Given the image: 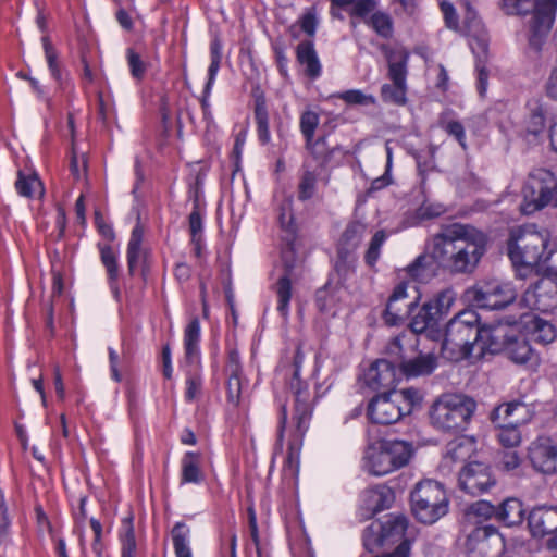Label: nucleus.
Wrapping results in <instances>:
<instances>
[{
    "label": "nucleus",
    "mask_w": 557,
    "mask_h": 557,
    "mask_svg": "<svg viewBox=\"0 0 557 557\" xmlns=\"http://www.w3.org/2000/svg\"><path fill=\"white\" fill-rule=\"evenodd\" d=\"M486 235L471 224L443 226L431 238V257L450 274H470L486 251Z\"/></svg>",
    "instance_id": "obj_1"
},
{
    "label": "nucleus",
    "mask_w": 557,
    "mask_h": 557,
    "mask_svg": "<svg viewBox=\"0 0 557 557\" xmlns=\"http://www.w3.org/2000/svg\"><path fill=\"white\" fill-rule=\"evenodd\" d=\"M547 237L533 226H524L511 233L508 242V255L515 267L534 268L547 263L548 270H554L552 259L557 251L546 252Z\"/></svg>",
    "instance_id": "obj_2"
},
{
    "label": "nucleus",
    "mask_w": 557,
    "mask_h": 557,
    "mask_svg": "<svg viewBox=\"0 0 557 557\" xmlns=\"http://www.w3.org/2000/svg\"><path fill=\"white\" fill-rule=\"evenodd\" d=\"M479 317L472 310L455 315L447 324L442 344V355L457 362L471 356L478 347Z\"/></svg>",
    "instance_id": "obj_3"
},
{
    "label": "nucleus",
    "mask_w": 557,
    "mask_h": 557,
    "mask_svg": "<svg viewBox=\"0 0 557 557\" xmlns=\"http://www.w3.org/2000/svg\"><path fill=\"white\" fill-rule=\"evenodd\" d=\"M423 394L414 387L393 389L373 397L368 405V417L376 424L388 425L410 414L414 407L420 406Z\"/></svg>",
    "instance_id": "obj_4"
},
{
    "label": "nucleus",
    "mask_w": 557,
    "mask_h": 557,
    "mask_svg": "<svg viewBox=\"0 0 557 557\" xmlns=\"http://www.w3.org/2000/svg\"><path fill=\"white\" fill-rule=\"evenodd\" d=\"M476 409L475 401L462 394L446 393L441 395L430 407L431 424L442 432L466 430Z\"/></svg>",
    "instance_id": "obj_5"
},
{
    "label": "nucleus",
    "mask_w": 557,
    "mask_h": 557,
    "mask_svg": "<svg viewBox=\"0 0 557 557\" xmlns=\"http://www.w3.org/2000/svg\"><path fill=\"white\" fill-rule=\"evenodd\" d=\"M411 455L410 444L404 441H381L367 447L363 467L370 474L382 476L406 466Z\"/></svg>",
    "instance_id": "obj_6"
},
{
    "label": "nucleus",
    "mask_w": 557,
    "mask_h": 557,
    "mask_svg": "<svg viewBox=\"0 0 557 557\" xmlns=\"http://www.w3.org/2000/svg\"><path fill=\"white\" fill-rule=\"evenodd\" d=\"M413 516L422 523L432 524L448 512L449 499L444 486L434 480L417 483L410 494Z\"/></svg>",
    "instance_id": "obj_7"
},
{
    "label": "nucleus",
    "mask_w": 557,
    "mask_h": 557,
    "mask_svg": "<svg viewBox=\"0 0 557 557\" xmlns=\"http://www.w3.org/2000/svg\"><path fill=\"white\" fill-rule=\"evenodd\" d=\"M310 418L309 393L307 391H298L295 395L294 429L290 434L287 457L283 467L284 473L290 478H297L299 472L301 442L309 428Z\"/></svg>",
    "instance_id": "obj_8"
},
{
    "label": "nucleus",
    "mask_w": 557,
    "mask_h": 557,
    "mask_svg": "<svg viewBox=\"0 0 557 557\" xmlns=\"http://www.w3.org/2000/svg\"><path fill=\"white\" fill-rule=\"evenodd\" d=\"M557 189V178L546 169L533 170L522 189L524 203L522 210L524 213H533L541 210L552 202Z\"/></svg>",
    "instance_id": "obj_9"
},
{
    "label": "nucleus",
    "mask_w": 557,
    "mask_h": 557,
    "mask_svg": "<svg viewBox=\"0 0 557 557\" xmlns=\"http://www.w3.org/2000/svg\"><path fill=\"white\" fill-rule=\"evenodd\" d=\"M468 298L479 308L497 310L510 305L517 290L510 283L497 280L481 282L467 290Z\"/></svg>",
    "instance_id": "obj_10"
},
{
    "label": "nucleus",
    "mask_w": 557,
    "mask_h": 557,
    "mask_svg": "<svg viewBox=\"0 0 557 557\" xmlns=\"http://www.w3.org/2000/svg\"><path fill=\"white\" fill-rule=\"evenodd\" d=\"M557 0H542L530 13L528 42L531 49L542 51L555 22Z\"/></svg>",
    "instance_id": "obj_11"
},
{
    "label": "nucleus",
    "mask_w": 557,
    "mask_h": 557,
    "mask_svg": "<svg viewBox=\"0 0 557 557\" xmlns=\"http://www.w3.org/2000/svg\"><path fill=\"white\" fill-rule=\"evenodd\" d=\"M504 548V539L493 525L475 528L466 542L468 557H498Z\"/></svg>",
    "instance_id": "obj_12"
},
{
    "label": "nucleus",
    "mask_w": 557,
    "mask_h": 557,
    "mask_svg": "<svg viewBox=\"0 0 557 557\" xmlns=\"http://www.w3.org/2000/svg\"><path fill=\"white\" fill-rule=\"evenodd\" d=\"M522 304L540 312H550L557 308V275H545L530 286L522 296Z\"/></svg>",
    "instance_id": "obj_13"
},
{
    "label": "nucleus",
    "mask_w": 557,
    "mask_h": 557,
    "mask_svg": "<svg viewBox=\"0 0 557 557\" xmlns=\"http://www.w3.org/2000/svg\"><path fill=\"white\" fill-rule=\"evenodd\" d=\"M528 525L534 537H547V547L557 550V507L533 508L528 517Z\"/></svg>",
    "instance_id": "obj_14"
},
{
    "label": "nucleus",
    "mask_w": 557,
    "mask_h": 557,
    "mask_svg": "<svg viewBox=\"0 0 557 557\" xmlns=\"http://www.w3.org/2000/svg\"><path fill=\"white\" fill-rule=\"evenodd\" d=\"M495 484L488 466L483 462H470L459 474V486L470 495H479Z\"/></svg>",
    "instance_id": "obj_15"
},
{
    "label": "nucleus",
    "mask_w": 557,
    "mask_h": 557,
    "mask_svg": "<svg viewBox=\"0 0 557 557\" xmlns=\"http://www.w3.org/2000/svg\"><path fill=\"white\" fill-rule=\"evenodd\" d=\"M509 326L504 324L484 325L478 329V355L505 351L510 338Z\"/></svg>",
    "instance_id": "obj_16"
},
{
    "label": "nucleus",
    "mask_w": 557,
    "mask_h": 557,
    "mask_svg": "<svg viewBox=\"0 0 557 557\" xmlns=\"http://www.w3.org/2000/svg\"><path fill=\"white\" fill-rule=\"evenodd\" d=\"M529 457L533 468L545 474L557 472V446L549 440H540L530 447Z\"/></svg>",
    "instance_id": "obj_17"
},
{
    "label": "nucleus",
    "mask_w": 557,
    "mask_h": 557,
    "mask_svg": "<svg viewBox=\"0 0 557 557\" xmlns=\"http://www.w3.org/2000/svg\"><path fill=\"white\" fill-rule=\"evenodd\" d=\"M396 380V368L387 359L376 360L363 374L364 384L373 391L391 388Z\"/></svg>",
    "instance_id": "obj_18"
},
{
    "label": "nucleus",
    "mask_w": 557,
    "mask_h": 557,
    "mask_svg": "<svg viewBox=\"0 0 557 557\" xmlns=\"http://www.w3.org/2000/svg\"><path fill=\"white\" fill-rule=\"evenodd\" d=\"M418 338L411 333H403L396 336L387 346L386 355L395 368H400L401 364L417 350Z\"/></svg>",
    "instance_id": "obj_19"
},
{
    "label": "nucleus",
    "mask_w": 557,
    "mask_h": 557,
    "mask_svg": "<svg viewBox=\"0 0 557 557\" xmlns=\"http://www.w3.org/2000/svg\"><path fill=\"white\" fill-rule=\"evenodd\" d=\"M144 238V228L137 224L131 234L127 245V265L129 274H134L135 270L140 267L143 272L147 269V250L141 247Z\"/></svg>",
    "instance_id": "obj_20"
},
{
    "label": "nucleus",
    "mask_w": 557,
    "mask_h": 557,
    "mask_svg": "<svg viewBox=\"0 0 557 557\" xmlns=\"http://www.w3.org/2000/svg\"><path fill=\"white\" fill-rule=\"evenodd\" d=\"M529 407L522 401H510L499 405L491 413V420L495 424H509L511 419L521 418V424L530 418Z\"/></svg>",
    "instance_id": "obj_21"
},
{
    "label": "nucleus",
    "mask_w": 557,
    "mask_h": 557,
    "mask_svg": "<svg viewBox=\"0 0 557 557\" xmlns=\"http://www.w3.org/2000/svg\"><path fill=\"white\" fill-rule=\"evenodd\" d=\"M435 367L436 360L432 355H418L414 350L412 357L408 358L399 370L407 377H417L431 374Z\"/></svg>",
    "instance_id": "obj_22"
},
{
    "label": "nucleus",
    "mask_w": 557,
    "mask_h": 557,
    "mask_svg": "<svg viewBox=\"0 0 557 557\" xmlns=\"http://www.w3.org/2000/svg\"><path fill=\"white\" fill-rule=\"evenodd\" d=\"M386 58L389 79L392 82L406 83L409 52L405 48L398 47L388 50Z\"/></svg>",
    "instance_id": "obj_23"
},
{
    "label": "nucleus",
    "mask_w": 557,
    "mask_h": 557,
    "mask_svg": "<svg viewBox=\"0 0 557 557\" xmlns=\"http://www.w3.org/2000/svg\"><path fill=\"white\" fill-rule=\"evenodd\" d=\"M298 62L305 66L306 75L314 79L321 74V63L319 61L313 42L310 40L301 41L296 50Z\"/></svg>",
    "instance_id": "obj_24"
},
{
    "label": "nucleus",
    "mask_w": 557,
    "mask_h": 557,
    "mask_svg": "<svg viewBox=\"0 0 557 557\" xmlns=\"http://www.w3.org/2000/svg\"><path fill=\"white\" fill-rule=\"evenodd\" d=\"M200 323L194 318L184 330L185 361L188 364L198 363L200 358Z\"/></svg>",
    "instance_id": "obj_25"
},
{
    "label": "nucleus",
    "mask_w": 557,
    "mask_h": 557,
    "mask_svg": "<svg viewBox=\"0 0 557 557\" xmlns=\"http://www.w3.org/2000/svg\"><path fill=\"white\" fill-rule=\"evenodd\" d=\"M407 286L406 282H400L395 286L392 295L388 298L386 309L384 312V320L388 325H397L407 314V309L403 310L397 302L407 298Z\"/></svg>",
    "instance_id": "obj_26"
},
{
    "label": "nucleus",
    "mask_w": 557,
    "mask_h": 557,
    "mask_svg": "<svg viewBox=\"0 0 557 557\" xmlns=\"http://www.w3.org/2000/svg\"><path fill=\"white\" fill-rule=\"evenodd\" d=\"M15 188L20 196L26 198L42 197L45 188L36 173H25L23 171L17 172V178L15 181Z\"/></svg>",
    "instance_id": "obj_27"
},
{
    "label": "nucleus",
    "mask_w": 557,
    "mask_h": 557,
    "mask_svg": "<svg viewBox=\"0 0 557 557\" xmlns=\"http://www.w3.org/2000/svg\"><path fill=\"white\" fill-rule=\"evenodd\" d=\"M380 522L385 546L393 545L403 540L408 527V519L405 516H388L384 521Z\"/></svg>",
    "instance_id": "obj_28"
},
{
    "label": "nucleus",
    "mask_w": 557,
    "mask_h": 557,
    "mask_svg": "<svg viewBox=\"0 0 557 557\" xmlns=\"http://www.w3.org/2000/svg\"><path fill=\"white\" fill-rule=\"evenodd\" d=\"M505 354L510 360L520 364H525L536 359L529 342L523 337L510 336Z\"/></svg>",
    "instance_id": "obj_29"
},
{
    "label": "nucleus",
    "mask_w": 557,
    "mask_h": 557,
    "mask_svg": "<svg viewBox=\"0 0 557 557\" xmlns=\"http://www.w3.org/2000/svg\"><path fill=\"white\" fill-rule=\"evenodd\" d=\"M496 518L508 527L518 525L523 521L524 509L517 498H507L497 508Z\"/></svg>",
    "instance_id": "obj_30"
},
{
    "label": "nucleus",
    "mask_w": 557,
    "mask_h": 557,
    "mask_svg": "<svg viewBox=\"0 0 557 557\" xmlns=\"http://www.w3.org/2000/svg\"><path fill=\"white\" fill-rule=\"evenodd\" d=\"M201 454L187 451L182 459V483L198 484L203 480V474L200 469Z\"/></svg>",
    "instance_id": "obj_31"
},
{
    "label": "nucleus",
    "mask_w": 557,
    "mask_h": 557,
    "mask_svg": "<svg viewBox=\"0 0 557 557\" xmlns=\"http://www.w3.org/2000/svg\"><path fill=\"white\" fill-rule=\"evenodd\" d=\"M392 499V491L384 485H377L375 487L369 488L364 493V503L367 508L372 512H377L388 508Z\"/></svg>",
    "instance_id": "obj_32"
},
{
    "label": "nucleus",
    "mask_w": 557,
    "mask_h": 557,
    "mask_svg": "<svg viewBox=\"0 0 557 557\" xmlns=\"http://www.w3.org/2000/svg\"><path fill=\"white\" fill-rule=\"evenodd\" d=\"M176 557H193L189 546L190 529L184 522H176L171 531Z\"/></svg>",
    "instance_id": "obj_33"
},
{
    "label": "nucleus",
    "mask_w": 557,
    "mask_h": 557,
    "mask_svg": "<svg viewBox=\"0 0 557 557\" xmlns=\"http://www.w3.org/2000/svg\"><path fill=\"white\" fill-rule=\"evenodd\" d=\"M521 418L511 419L509 424H495L497 428V438L502 446L515 448L521 443V434L518 425L521 424Z\"/></svg>",
    "instance_id": "obj_34"
},
{
    "label": "nucleus",
    "mask_w": 557,
    "mask_h": 557,
    "mask_svg": "<svg viewBox=\"0 0 557 557\" xmlns=\"http://www.w3.org/2000/svg\"><path fill=\"white\" fill-rule=\"evenodd\" d=\"M440 318L434 314L431 305L423 304L417 314L413 315L410 327L411 334L416 335L433 329Z\"/></svg>",
    "instance_id": "obj_35"
},
{
    "label": "nucleus",
    "mask_w": 557,
    "mask_h": 557,
    "mask_svg": "<svg viewBox=\"0 0 557 557\" xmlns=\"http://www.w3.org/2000/svg\"><path fill=\"white\" fill-rule=\"evenodd\" d=\"M470 454V445L463 441L451 442L442 460V469L450 468L454 463L465 461Z\"/></svg>",
    "instance_id": "obj_36"
},
{
    "label": "nucleus",
    "mask_w": 557,
    "mask_h": 557,
    "mask_svg": "<svg viewBox=\"0 0 557 557\" xmlns=\"http://www.w3.org/2000/svg\"><path fill=\"white\" fill-rule=\"evenodd\" d=\"M255 120L257 124L258 138L261 144L270 143L269 114L264 100L258 99L255 106Z\"/></svg>",
    "instance_id": "obj_37"
},
{
    "label": "nucleus",
    "mask_w": 557,
    "mask_h": 557,
    "mask_svg": "<svg viewBox=\"0 0 557 557\" xmlns=\"http://www.w3.org/2000/svg\"><path fill=\"white\" fill-rule=\"evenodd\" d=\"M456 300V293L453 288H445L438 292L431 300L425 302L426 305H431V309L434 314L441 318L444 314H447L453 307Z\"/></svg>",
    "instance_id": "obj_38"
},
{
    "label": "nucleus",
    "mask_w": 557,
    "mask_h": 557,
    "mask_svg": "<svg viewBox=\"0 0 557 557\" xmlns=\"http://www.w3.org/2000/svg\"><path fill=\"white\" fill-rule=\"evenodd\" d=\"M406 83L392 82V84H384L381 88V97L383 101L394 103L396 106H404L406 103Z\"/></svg>",
    "instance_id": "obj_39"
},
{
    "label": "nucleus",
    "mask_w": 557,
    "mask_h": 557,
    "mask_svg": "<svg viewBox=\"0 0 557 557\" xmlns=\"http://www.w3.org/2000/svg\"><path fill=\"white\" fill-rule=\"evenodd\" d=\"M363 546L369 553H374L385 547L380 521H373L363 532Z\"/></svg>",
    "instance_id": "obj_40"
},
{
    "label": "nucleus",
    "mask_w": 557,
    "mask_h": 557,
    "mask_svg": "<svg viewBox=\"0 0 557 557\" xmlns=\"http://www.w3.org/2000/svg\"><path fill=\"white\" fill-rule=\"evenodd\" d=\"M319 123H320L319 114L311 110H306L300 115L299 126H300L301 134L304 135V137L306 139V147L308 149L312 148L314 133H315V129H317Z\"/></svg>",
    "instance_id": "obj_41"
},
{
    "label": "nucleus",
    "mask_w": 557,
    "mask_h": 557,
    "mask_svg": "<svg viewBox=\"0 0 557 557\" xmlns=\"http://www.w3.org/2000/svg\"><path fill=\"white\" fill-rule=\"evenodd\" d=\"M277 311L283 318L288 315V305L292 298V282L288 275L282 276L276 283Z\"/></svg>",
    "instance_id": "obj_42"
},
{
    "label": "nucleus",
    "mask_w": 557,
    "mask_h": 557,
    "mask_svg": "<svg viewBox=\"0 0 557 557\" xmlns=\"http://www.w3.org/2000/svg\"><path fill=\"white\" fill-rule=\"evenodd\" d=\"M497 508L486 500H478L469 506L467 510V517L469 520H474V523H479L483 520H487L492 517H496Z\"/></svg>",
    "instance_id": "obj_43"
},
{
    "label": "nucleus",
    "mask_w": 557,
    "mask_h": 557,
    "mask_svg": "<svg viewBox=\"0 0 557 557\" xmlns=\"http://www.w3.org/2000/svg\"><path fill=\"white\" fill-rule=\"evenodd\" d=\"M407 274L414 281L424 282L432 275L429 257L421 255L406 269Z\"/></svg>",
    "instance_id": "obj_44"
},
{
    "label": "nucleus",
    "mask_w": 557,
    "mask_h": 557,
    "mask_svg": "<svg viewBox=\"0 0 557 557\" xmlns=\"http://www.w3.org/2000/svg\"><path fill=\"white\" fill-rule=\"evenodd\" d=\"M120 540L122 544V557H135L136 540L131 518L123 520Z\"/></svg>",
    "instance_id": "obj_45"
},
{
    "label": "nucleus",
    "mask_w": 557,
    "mask_h": 557,
    "mask_svg": "<svg viewBox=\"0 0 557 557\" xmlns=\"http://www.w3.org/2000/svg\"><path fill=\"white\" fill-rule=\"evenodd\" d=\"M542 0H502L503 10L510 15L529 14Z\"/></svg>",
    "instance_id": "obj_46"
},
{
    "label": "nucleus",
    "mask_w": 557,
    "mask_h": 557,
    "mask_svg": "<svg viewBox=\"0 0 557 557\" xmlns=\"http://www.w3.org/2000/svg\"><path fill=\"white\" fill-rule=\"evenodd\" d=\"M338 297L334 290H331L327 287L319 289L315 296V302L319 310L323 313L335 314L336 313V305Z\"/></svg>",
    "instance_id": "obj_47"
},
{
    "label": "nucleus",
    "mask_w": 557,
    "mask_h": 557,
    "mask_svg": "<svg viewBox=\"0 0 557 557\" xmlns=\"http://www.w3.org/2000/svg\"><path fill=\"white\" fill-rule=\"evenodd\" d=\"M438 125L449 136L454 137L462 149H467L465 127L459 121L448 120L446 116L442 115L438 120Z\"/></svg>",
    "instance_id": "obj_48"
},
{
    "label": "nucleus",
    "mask_w": 557,
    "mask_h": 557,
    "mask_svg": "<svg viewBox=\"0 0 557 557\" xmlns=\"http://www.w3.org/2000/svg\"><path fill=\"white\" fill-rule=\"evenodd\" d=\"M532 336L536 343L546 345L556 338V330L549 322L539 319L534 322Z\"/></svg>",
    "instance_id": "obj_49"
},
{
    "label": "nucleus",
    "mask_w": 557,
    "mask_h": 557,
    "mask_svg": "<svg viewBox=\"0 0 557 557\" xmlns=\"http://www.w3.org/2000/svg\"><path fill=\"white\" fill-rule=\"evenodd\" d=\"M293 198L286 197L278 207V222L283 230L289 234L295 233L294 214L292 210Z\"/></svg>",
    "instance_id": "obj_50"
},
{
    "label": "nucleus",
    "mask_w": 557,
    "mask_h": 557,
    "mask_svg": "<svg viewBox=\"0 0 557 557\" xmlns=\"http://www.w3.org/2000/svg\"><path fill=\"white\" fill-rule=\"evenodd\" d=\"M545 127L544 109L536 104L530 110V115L525 121V129L529 134L539 135Z\"/></svg>",
    "instance_id": "obj_51"
},
{
    "label": "nucleus",
    "mask_w": 557,
    "mask_h": 557,
    "mask_svg": "<svg viewBox=\"0 0 557 557\" xmlns=\"http://www.w3.org/2000/svg\"><path fill=\"white\" fill-rule=\"evenodd\" d=\"M364 232V224L360 222H352L348 224L344 231L342 240L348 248H356L360 244Z\"/></svg>",
    "instance_id": "obj_52"
},
{
    "label": "nucleus",
    "mask_w": 557,
    "mask_h": 557,
    "mask_svg": "<svg viewBox=\"0 0 557 557\" xmlns=\"http://www.w3.org/2000/svg\"><path fill=\"white\" fill-rule=\"evenodd\" d=\"M386 237L387 235L383 230L375 232L373 235L364 256V260L370 267H373L379 260L381 247L383 246Z\"/></svg>",
    "instance_id": "obj_53"
},
{
    "label": "nucleus",
    "mask_w": 557,
    "mask_h": 557,
    "mask_svg": "<svg viewBox=\"0 0 557 557\" xmlns=\"http://www.w3.org/2000/svg\"><path fill=\"white\" fill-rule=\"evenodd\" d=\"M101 252V261L107 269V273L109 275L110 283H114L119 276V265L116 255L109 246H103L100 249Z\"/></svg>",
    "instance_id": "obj_54"
},
{
    "label": "nucleus",
    "mask_w": 557,
    "mask_h": 557,
    "mask_svg": "<svg viewBox=\"0 0 557 557\" xmlns=\"http://www.w3.org/2000/svg\"><path fill=\"white\" fill-rule=\"evenodd\" d=\"M338 99L348 104L369 106L375 103V98L372 95H367L359 89H350L337 94Z\"/></svg>",
    "instance_id": "obj_55"
},
{
    "label": "nucleus",
    "mask_w": 557,
    "mask_h": 557,
    "mask_svg": "<svg viewBox=\"0 0 557 557\" xmlns=\"http://www.w3.org/2000/svg\"><path fill=\"white\" fill-rule=\"evenodd\" d=\"M244 379L242 374L227 375V400L233 406H238L242 400Z\"/></svg>",
    "instance_id": "obj_56"
},
{
    "label": "nucleus",
    "mask_w": 557,
    "mask_h": 557,
    "mask_svg": "<svg viewBox=\"0 0 557 557\" xmlns=\"http://www.w3.org/2000/svg\"><path fill=\"white\" fill-rule=\"evenodd\" d=\"M370 24L373 29L382 37L388 38L393 34L392 20L387 14L374 13L370 18Z\"/></svg>",
    "instance_id": "obj_57"
},
{
    "label": "nucleus",
    "mask_w": 557,
    "mask_h": 557,
    "mask_svg": "<svg viewBox=\"0 0 557 557\" xmlns=\"http://www.w3.org/2000/svg\"><path fill=\"white\" fill-rule=\"evenodd\" d=\"M317 178L312 172H305L298 186V198L300 200L310 199L315 191Z\"/></svg>",
    "instance_id": "obj_58"
},
{
    "label": "nucleus",
    "mask_w": 557,
    "mask_h": 557,
    "mask_svg": "<svg viewBox=\"0 0 557 557\" xmlns=\"http://www.w3.org/2000/svg\"><path fill=\"white\" fill-rule=\"evenodd\" d=\"M42 42H44V49H45V54H46L49 70H50L52 76L54 77V79L60 82L61 81V72H60V69H59V65L57 62V52L54 51L52 45L50 44V41L47 37H45L42 39Z\"/></svg>",
    "instance_id": "obj_59"
},
{
    "label": "nucleus",
    "mask_w": 557,
    "mask_h": 557,
    "mask_svg": "<svg viewBox=\"0 0 557 557\" xmlns=\"http://www.w3.org/2000/svg\"><path fill=\"white\" fill-rule=\"evenodd\" d=\"M127 62L132 76L136 79H141L146 73V65L143 62L140 55L136 53L133 49H128Z\"/></svg>",
    "instance_id": "obj_60"
},
{
    "label": "nucleus",
    "mask_w": 557,
    "mask_h": 557,
    "mask_svg": "<svg viewBox=\"0 0 557 557\" xmlns=\"http://www.w3.org/2000/svg\"><path fill=\"white\" fill-rule=\"evenodd\" d=\"M297 23L304 33H306L310 37L314 36L318 21L315 13L312 9L305 12Z\"/></svg>",
    "instance_id": "obj_61"
},
{
    "label": "nucleus",
    "mask_w": 557,
    "mask_h": 557,
    "mask_svg": "<svg viewBox=\"0 0 557 557\" xmlns=\"http://www.w3.org/2000/svg\"><path fill=\"white\" fill-rule=\"evenodd\" d=\"M70 169L75 180H81L82 177H84L87 172V160L85 154L77 157L76 153L73 151Z\"/></svg>",
    "instance_id": "obj_62"
},
{
    "label": "nucleus",
    "mask_w": 557,
    "mask_h": 557,
    "mask_svg": "<svg viewBox=\"0 0 557 557\" xmlns=\"http://www.w3.org/2000/svg\"><path fill=\"white\" fill-rule=\"evenodd\" d=\"M521 459L516 450L504 451L499 465L505 471H511L520 466Z\"/></svg>",
    "instance_id": "obj_63"
},
{
    "label": "nucleus",
    "mask_w": 557,
    "mask_h": 557,
    "mask_svg": "<svg viewBox=\"0 0 557 557\" xmlns=\"http://www.w3.org/2000/svg\"><path fill=\"white\" fill-rule=\"evenodd\" d=\"M444 211H445V209L442 205L424 202L419 208L418 214L422 219H433V218H437L441 214H443Z\"/></svg>",
    "instance_id": "obj_64"
}]
</instances>
